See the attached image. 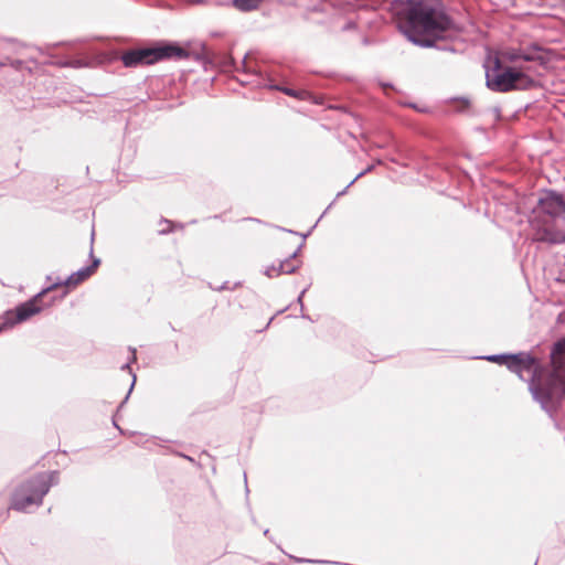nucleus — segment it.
<instances>
[{
    "mask_svg": "<svg viewBox=\"0 0 565 565\" xmlns=\"http://www.w3.org/2000/svg\"><path fill=\"white\" fill-rule=\"evenodd\" d=\"M544 50L537 45L509 47L490 54L484 63L487 86L498 93L530 89L535 86L532 73L544 65Z\"/></svg>",
    "mask_w": 565,
    "mask_h": 565,
    "instance_id": "obj_1",
    "label": "nucleus"
},
{
    "mask_svg": "<svg viewBox=\"0 0 565 565\" xmlns=\"http://www.w3.org/2000/svg\"><path fill=\"white\" fill-rule=\"evenodd\" d=\"M402 14L401 29L420 46H434L459 30L440 0H406Z\"/></svg>",
    "mask_w": 565,
    "mask_h": 565,
    "instance_id": "obj_2",
    "label": "nucleus"
},
{
    "mask_svg": "<svg viewBox=\"0 0 565 565\" xmlns=\"http://www.w3.org/2000/svg\"><path fill=\"white\" fill-rule=\"evenodd\" d=\"M530 225L534 241L550 244L565 243L564 198L553 191L542 193L532 211Z\"/></svg>",
    "mask_w": 565,
    "mask_h": 565,
    "instance_id": "obj_3",
    "label": "nucleus"
},
{
    "mask_svg": "<svg viewBox=\"0 0 565 565\" xmlns=\"http://www.w3.org/2000/svg\"><path fill=\"white\" fill-rule=\"evenodd\" d=\"M57 478V471L40 472L21 482L11 495L10 509L25 512L29 507H40Z\"/></svg>",
    "mask_w": 565,
    "mask_h": 565,
    "instance_id": "obj_4",
    "label": "nucleus"
},
{
    "mask_svg": "<svg viewBox=\"0 0 565 565\" xmlns=\"http://www.w3.org/2000/svg\"><path fill=\"white\" fill-rule=\"evenodd\" d=\"M177 57V42L156 40L127 50L121 55L126 67L153 65Z\"/></svg>",
    "mask_w": 565,
    "mask_h": 565,
    "instance_id": "obj_5",
    "label": "nucleus"
},
{
    "mask_svg": "<svg viewBox=\"0 0 565 565\" xmlns=\"http://www.w3.org/2000/svg\"><path fill=\"white\" fill-rule=\"evenodd\" d=\"M488 361L504 364L511 372L516 373L522 377L523 372L532 374V385L539 381L541 365L539 361L529 353H518L510 355H491L487 358Z\"/></svg>",
    "mask_w": 565,
    "mask_h": 565,
    "instance_id": "obj_6",
    "label": "nucleus"
},
{
    "mask_svg": "<svg viewBox=\"0 0 565 565\" xmlns=\"http://www.w3.org/2000/svg\"><path fill=\"white\" fill-rule=\"evenodd\" d=\"M49 291H40L33 298L18 305L14 310H8L3 316V327H12L15 323L26 321L34 315L42 311V307L38 305V300Z\"/></svg>",
    "mask_w": 565,
    "mask_h": 565,
    "instance_id": "obj_7",
    "label": "nucleus"
},
{
    "mask_svg": "<svg viewBox=\"0 0 565 565\" xmlns=\"http://www.w3.org/2000/svg\"><path fill=\"white\" fill-rule=\"evenodd\" d=\"M543 398L548 401H559L565 396V374L563 367L554 366L553 373L550 375L545 384H541L540 380L533 385Z\"/></svg>",
    "mask_w": 565,
    "mask_h": 565,
    "instance_id": "obj_8",
    "label": "nucleus"
},
{
    "mask_svg": "<svg viewBox=\"0 0 565 565\" xmlns=\"http://www.w3.org/2000/svg\"><path fill=\"white\" fill-rule=\"evenodd\" d=\"M94 236H95V233L93 231L92 236H90V249H89V257L92 259L90 265L84 266V267L79 268L78 270L72 273L63 281H57V282L50 285L49 287L44 288V291H52L61 286L75 287V286L82 284L83 281H85L86 279H88L96 271V269L100 265V258L94 256V249H93Z\"/></svg>",
    "mask_w": 565,
    "mask_h": 565,
    "instance_id": "obj_9",
    "label": "nucleus"
},
{
    "mask_svg": "<svg viewBox=\"0 0 565 565\" xmlns=\"http://www.w3.org/2000/svg\"><path fill=\"white\" fill-rule=\"evenodd\" d=\"M300 266V260L294 253L289 258L278 262V267L274 264L266 270V275L270 278L278 277L281 274H291Z\"/></svg>",
    "mask_w": 565,
    "mask_h": 565,
    "instance_id": "obj_10",
    "label": "nucleus"
},
{
    "mask_svg": "<svg viewBox=\"0 0 565 565\" xmlns=\"http://www.w3.org/2000/svg\"><path fill=\"white\" fill-rule=\"evenodd\" d=\"M179 60L183 57H192L196 61H200L204 57L205 49L201 42H195L186 45H179Z\"/></svg>",
    "mask_w": 565,
    "mask_h": 565,
    "instance_id": "obj_11",
    "label": "nucleus"
},
{
    "mask_svg": "<svg viewBox=\"0 0 565 565\" xmlns=\"http://www.w3.org/2000/svg\"><path fill=\"white\" fill-rule=\"evenodd\" d=\"M565 363V339L558 341L552 352V364L553 366L563 367Z\"/></svg>",
    "mask_w": 565,
    "mask_h": 565,
    "instance_id": "obj_12",
    "label": "nucleus"
},
{
    "mask_svg": "<svg viewBox=\"0 0 565 565\" xmlns=\"http://www.w3.org/2000/svg\"><path fill=\"white\" fill-rule=\"evenodd\" d=\"M146 443H150L159 448V452L162 455L175 454L174 445L171 440L162 439L160 437H151L150 439H147Z\"/></svg>",
    "mask_w": 565,
    "mask_h": 565,
    "instance_id": "obj_13",
    "label": "nucleus"
},
{
    "mask_svg": "<svg viewBox=\"0 0 565 565\" xmlns=\"http://www.w3.org/2000/svg\"><path fill=\"white\" fill-rule=\"evenodd\" d=\"M264 0H232L233 6L242 12H249L259 9Z\"/></svg>",
    "mask_w": 565,
    "mask_h": 565,
    "instance_id": "obj_14",
    "label": "nucleus"
},
{
    "mask_svg": "<svg viewBox=\"0 0 565 565\" xmlns=\"http://www.w3.org/2000/svg\"><path fill=\"white\" fill-rule=\"evenodd\" d=\"M275 88L280 90V92H282L284 94H286V95H288L290 97H294V98H297V99H300V100H305V99H308L310 97V93L305 90V89L296 90V89H292V88L280 87V86H276Z\"/></svg>",
    "mask_w": 565,
    "mask_h": 565,
    "instance_id": "obj_15",
    "label": "nucleus"
},
{
    "mask_svg": "<svg viewBox=\"0 0 565 565\" xmlns=\"http://www.w3.org/2000/svg\"><path fill=\"white\" fill-rule=\"evenodd\" d=\"M260 225V221L256 218H246L241 222L238 230L242 232H247L249 228L259 227Z\"/></svg>",
    "mask_w": 565,
    "mask_h": 565,
    "instance_id": "obj_16",
    "label": "nucleus"
},
{
    "mask_svg": "<svg viewBox=\"0 0 565 565\" xmlns=\"http://www.w3.org/2000/svg\"><path fill=\"white\" fill-rule=\"evenodd\" d=\"M160 225H162V227L158 230V233L161 235L171 233L173 231V226H174L173 222L166 220V218H162L160 221Z\"/></svg>",
    "mask_w": 565,
    "mask_h": 565,
    "instance_id": "obj_17",
    "label": "nucleus"
},
{
    "mask_svg": "<svg viewBox=\"0 0 565 565\" xmlns=\"http://www.w3.org/2000/svg\"><path fill=\"white\" fill-rule=\"evenodd\" d=\"M135 383H136V375H135V374H132V381H131L130 387H129V390H128V393L126 394V396H125V398L121 401V403L118 405V407H117V412H119V411L124 407V405L127 403V401H128V398H129V396H130V394H131V392H132V390H134V387H135Z\"/></svg>",
    "mask_w": 565,
    "mask_h": 565,
    "instance_id": "obj_18",
    "label": "nucleus"
},
{
    "mask_svg": "<svg viewBox=\"0 0 565 565\" xmlns=\"http://www.w3.org/2000/svg\"><path fill=\"white\" fill-rule=\"evenodd\" d=\"M121 369H122V370H128V371L131 373L130 362L125 363V364L121 366Z\"/></svg>",
    "mask_w": 565,
    "mask_h": 565,
    "instance_id": "obj_19",
    "label": "nucleus"
},
{
    "mask_svg": "<svg viewBox=\"0 0 565 565\" xmlns=\"http://www.w3.org/2000/svg\"><path fill=\"white\" fill-rule=\"evenodd\" d=\"M131 352H132L131 361H136V350H135V349H132V350H131Z\"/></svg>",
    "mask_w": 565,
    "mask_h": 565,
    "instance_id": "obj_20",
    "label": "nucleus"
},
{
    "mask_svg": "<svg viewBox=\"0 0 565 565\" xmlns=\"http://www.w3.org/2000/svg\"><path fill=\"white\" fill-rule=\"evenodd\" d=\"M113 424H114V426H115V427H116L120 433H122L121 428L118 426V424H117L115 420H113Z\"/></svg>",
    "mask_w": 565,
    "mask_h": 565,
    "instance_id": "obj_21",
    "label": "nucleus"
},
{
    "mask_svg": "<svg viewBox=\"0 0 565 565\" xmlns=\"http://www.w3.org/2000/svg\"><path fill=\"white\" fill-rule=\"evenodd\" d=\"M74 65L82 66V63L79 61H76Z\"/></svg>",
    "mask_w": 565,
    "mask_h": 565,
    "instance_id": "obj_22",
    "label": "nucleus"
}]
</instances>
